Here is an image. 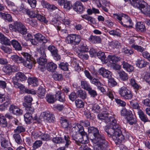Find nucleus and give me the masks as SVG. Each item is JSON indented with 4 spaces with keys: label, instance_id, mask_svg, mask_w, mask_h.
I'll return each instance as SVG.
<instances>
[{
    "label": "nucleus",
    "instance_id": "obj_1",
    "mask_svg": "<svg viewBox=\"0 0 150 150\" xmlns=\"http://www.w3.org/2000/svg\"><path fill=\"white\" fill-rule=\"evenodd\" d=\"M108 146V142L97 128L94 127V150H103Z\"/></svg>",
    "mask_w": 150,
    "mask_h": 150
},
{
    "label": "nucleus",
    "instance_id": "obj_2",
    "mask_svg": "<svg viewBox=\"0 0 150 150\" xmlns=\"http://www.w3.org/2000/svg\"><path fill=\"white\" fill-rule=\"evenodd\" d=\"M21 54L26 59L25 61L22 57H19L16 54L11 55V59L15 63L18 64L23 63L25 67L30 69H31L34 62L33 58L30 54L27 52H23Z\"/></svg>",
    "mask_w": 150,
    "mask_h": 150
},
{
    "label": "nucleus",
    "instance_id": "obj_3",
    "mask_svg": "<svg viewBox=\"0 0 150 150\" xmlns=\"http://www.w3.org/2000/svg\"><path fill=\"white\" fill-rule=\"evenodd\" d=\"M9 29L13 31H18L22 34H25L27 33V29L25 26L20 22H16L13 25H9Z\"/></svg>",
    "mask_w": 150,
    "mask_h": 150
},
{
    "label": "nucleus",
    "instance_id": "obj_4",
    "mask_svg": "<svg viewBox=\"0 0 150 150\" xmlns=\"http://www.w3.org/2000/svg\"><path fill=\"white\" fill-rule=\"evenodd\" d=\"M118 93L120 96L125 100H130L133 97L132 91L125 86H123L119 89Z\"/></svg>",
    "mask_w": 150,
    "mask_h": 150
},
{
    "label": "nucleus",
    "instance_id": "obj_5",
    "mask_svg": "<svg viewBox=\"0 0 150 150\" xmlns=\"http://www.w3.org/2000/svg\"><path fill=\"white\" fill-rule=\"evenodd\" d=\"M26 14L30 17L34 18L36 17L37 19L42 22L46 23L47 22L46 18L39 13V11L38 10L35 11L27 10L26 11Z\"/></svg>",
    "mask_w": 150,
    "mask_h": 150
},
{
    "label": "nucleus",
    "instance_id": "obj_6",
    "mask_svg": "<svg viewBox=\"0 0 150 150\" xmlns=\"http://www.w3.org/2000/svg\"><path fill=\"white\" fill-rule=\"evenodd\" d=\"M64 139L60 137H54L52 139V141L54 143L56 144H65V147H68V146L70 144L71 142L70 141V138L67 135L64 136Z\"/></svg>",
    "mask_w": 150,
    "mask_h": 150
},
{
    "label": "nucleus",
    "instance_id": "obj_7",
    "mask_svg": "<svg viewBox=\"0 0 150 150\" xmlns=\"http://www.w3.org/2000/svg\"><path fill=\"white\" fill-rule=\"evenodd\" d=\"M80 41V36L74 34L69 35L66 40V42L67 43L74 45L79 44Z\"/></svg>",
    "mask_w": 150,
    "mask_h": 150
},
{
    "label": "nucleus",
    "instance_id": "obj_8",
    "mask_svg": "<svg viewBox=\"0 0 150 150\" xmlns=\"http://www.w3.org/2000/svg\"><path fill=\"white\" fill-rule=\"evenodd\" d=\"M123 15L121 25L126 28L132 27L133 23L130 17L124 13Z\"/></svg>",
    "mask_w": 150,
    "mask_h": 150
},
{
    "label": "nucleus",
    "instance_id": "obj_9",
    "mask_svg": "<svg viewBox=\"0 0 150 150\" xmlns=\"http://www.w3.org/2000/svg\"><path fill=\"white\" fill-rule=\"evenodd\" d=\"M138 9L142 13L150 17V6L148 5L146 2L144 1Z\"/></svg>",
    "mask_w": 150,
    "mask_h": 150
},
{
    "label": "nucleus",
    "instance_id": "obj_10",
    "mask_svg": "<svg viewBox=\"0 0 150 150\" xmlns=\"http://www.w3.org/2000/svg\"><path fill=\"white\" fill-rule=\"evenodd\" d=\"M73 8L74 11L79 13H83L85 11V9L82 3L79 1H77L74 4Z\"/></svg>",
    "mask_w": 150,
    "mask_h": 150
},
{
    "label": "nucleus",
    "instance_id": "obj_11",
    "mask_svg": "<svg viewBox=\"0 0 150 150\" xmlns=\"http://www.w3.org/2000/svg\"><path fill=\"white\" fill-rule=\"evenodd\" d=\"M122 129L120 127L119 128H117L115 129L114 134L112 136V137L115 141L116 142V143L119 142L120 143V141L119 138L120 137L121 138V135L122 132Z\"/></svg>",
    "mask_w": 150,
    "mask_h": 150
},
{
    "label": "nucleus",
    "instance_id": "obj_12",
    "mask_svg": "<svg viewBox=\"0 0 150 150\" xmlns=\"http://www.w3.org/2000/svg\"><path fill=\"white\" fill-rule=\"evenodd\" d=\"M125 118L131 125L136 124L137 122L136 116L133 114L131 111L128 113Z\"/></svg>",
    "mask_w": 150,
    "mask_h": 150
},
{
    "label": "nucleus",
    "instance_id": "obj_13",
    "mask_svg": "<svg viewBox=\"0 0 150 150\" xmlns=\"http://www.w3.org/2000/svg\"><path fill=\"white\" fill-rule=\"evenodd\" d=\"M98 72L104 78L109 79L112 77L111 72L104 68L101 67L99 69Z\"/></svg>",
    "mask_w": 150,
    "mask_h": 150
},
{
    "label": "nucleus",
    "instance_id": "obj_14",
    "mask_svg": "<svg viewBox=\"0 0 150 150\" xmlns=\"http://www.w3.org/2000/svg\"><path fill=\"white\" fill-rule=\"evenodd\" d=\"M81 87L88 91L89 93L93 97H94V90L92 89L86 81H81Z\"/></svg>",
    "mask_w": 150,
    "mask_h": 150
},
{
    "label": "nucleus",
    "instance_id": "obj_15",
    "mask_svg": "<svg viewBox=\"0 0 150 150\" xmlns=\"http://www.w3.org/2000/svg\"><path fill=\"white\" fill-rule=\"evenodd\" d=\"M98 118L104 122L108 123L111 121V118L108 114L106 113H102L98 114L97 115Z\"/></svg>",
    "mask_w": 150,
    "mask_h": 150
},
{
    "label": "nucleus",
    "instance_id": "obj_16",
    "mask_svg": "<svg viewBox=\"0 0 150 150\" xmlns=\"http://www.w3.org/2000/svg\"><path fill=\"white\" fill-rule=\"evenodd\" d=\"M72 127L71 131L72 134L77 133L78 132L81 133L84 131L83 126L79 123H75L73 125Z\"/></svg>",
    "mask_w": 150,
    "mask_h": 150
},
{
    "label": "nucleus",
    "instance_id": "obj_17",
    "mask_svg": "<svg viewBox=\"0 0 150 150\" xmlns=\"http://www.w3.org/2000/svg\"><path fill=\"white\" fill-rule=\"evenodd\" d=\"M125 2L129 1L131 5L134 7L138 8L145 1L144 0H124Z\"/></svg>",
    "mask_w": 150,
    "mask_h": 150
},
{
    "label": "nucleus",
    "instance_id": "obj_18",
    "mask_svg": "<svg viewBox=\"0 0 150 150\" xmlns=\"http://www.w3.org/2000/svg\"><path fill=\"white\" fill-rule=\"evenodd\" d=\"M9 110L11 112L16 115H20L23 114V110L14 105H11Z\"/></svg>",
    "mask_w": 150,
    "mask_h": 150
},
{
    "label": "nucleus",
    "instance_id": "obj_19",
    "mask_svg": "<svg viewBox=\"0 0 150 150\" xmlns=\"http://www.w3.org/2000/svg\"><path fill=\"white\" fill-rule=\"evenodd\" d=\"M34 37L35 39L38 41L43 43H46L49 41L47 37H45L41 33L36 34L35 35Z\"/></svg>",
    "mask_w": 150,
    "mask_h": 150
},
{
    "label": "nucleus",
    "instance_id": "obj_20",
    "mask_svg": "<svg viewBox=\"0 0 150 150\" xmlns=\"http://www.w3.org/2000/svg\"><path fill=\"white\" fill-rule=\"evenodd\" d=\"M27 78L24 73L18 72L16 74L15 76L13 78V79L18 81H22L26 80Z\"/></svg>",
    "mask_w": 150,
    "mask_h": 150
},
{
    "label": "nucleus",
    "instance_id": "obj_21",
    "mask_svg": "<svg viewBox=\"0 0 150 150\" xmlns=\"http://www.w3.org/2000/svg\"><path fill=\"white\" fill-rule=\"evenodd\" d=\"M82 135L80 132L72 134V139L75 141L76 143L78 145H79L81 142H82Z\"/></svg>",
    "mask_w": 150,
    "mask_h": 150
},
{
    "label": "nucleus",
    "instance_id": "obj_22",
    "mask_svg": "<svg viewBox=\"0 0 150 150\" xmlns=\"http://www.w3.org/2000/svg\"><path fill=\"white\" fill-rule=\"evenodd\" d=\"M94 85L96 86L98 89L103 94H105L106 92V88L103 87V84L101 83L99 80L94 78Z\"/></svg>",
    "mask_w": 150,
    "mask_h": 150
},
{
    "label": "nucleus",
    "instance_id": "obj_23",
    "mask_svg": "<svg viewBox=\"0 0 150 150\" xmlns=\"http://www.w3.org/2000/svg\"><path fill=\"white\" fill-rule=\"evenodd\" d=\"M119 76V77L122 81H127L128 80L129 76L128 74L123 70H119L117 71Z\"/></svg>",
    "mask_w": 150,
    "mask_h": 150
},
{
    "label": "nucleus",
    "instance_id": "obj_24",
    "mask_svg": "<svg viewBox=\"0 0 150 150\" xmlns=\"http://www.w3.org/2000/svg\"><path fill=\"white\" fill-rule=\"evenodd\" d=\"M56 100L62 102H64L65 100V96L61 91H57L55 95Z\"/></svg>",
    "mask_w": 150,
    "mask_h": 150
},
{
    "label": "nucleus",
    "instance_id": "obj_25",
    "mask_svg": "<svg viewBox=\"0 0 150 150\" xmlns=\"http://www.w3.org/2000/svg\"><path fill=\"white\" fill-rule=\"evenodd\" d=\"M136 30L138 32L142 33L146 30V28L144 23L143 22H138L135 25Z\"/></svg>",
    "mask_w": 150,
    "mask_h": 150
},
{
    "label": "nucleus",
    "instance_id": "obj_26",
    "mask_svg": "<svg viewBox=\"0 0 150 150\" xmlns=\"http://www.w3.org/2000/svg\"><path fill=\"white\" fill-rule=\"evenodd\" d=\"M107 60L108 62H109L111 64H113L116 63L121 60V58L115 55H109L107 58Z\"/></svg>",
    "mask_w": 150,
    "mask_h": 150
},
{
    "label": "nucleus",
    "instance_id": "obj_27",
    "mask_svg": "<svg viewBox=\"0 0 150 150\" xmlns=\"http://www.w3.org/2000/svg\"><path fill=\"white\" fill-rule=\"evenodd\" d=\"M94 56L96 57L97 56L99 59H100L101 61L105 63L108 62V61L107 58L105 55L104 52L99 51L98 53L94 52Z\"/></svg>",
    "mask_w": 150,
    "mask_h": 150
},
{
    "label": "nucleus",
    "instance_id": "obj_28",
    "mask_svg": "<svg viewBox=\"0 0 150 150\" xmlns=\"http://www.w3.org/2000/svg\"><path fill=\"white\" fill-rule=\"evenodd\" d=\"M122 65L123 66V68L129 72H132L134 69V67L132 65L129 64L125 61H123Z\"/></svg>",
    "mask_w": 150,
    "mask_h": 150
},
{
    "label": "nucleus",
    "instance_id": "obj_29",
    "mask_svg": "<svg viewBox=\"0 0 150 150\" xmlns=\"http://www.w3.org/2000/svg\"><path fill=\"white\" fill-rule=\"evenodd\" d=\"M138 113L139 118L142 121L144 122H150V120H149L146 115H145L141 110H139L138 111Z\"/></svg>",
    "mask_w": 150,
    "mask_h": 150
},
{
    "label": "nucleus",
    "instance_id": "obj_30",
    "mask_svg": "<svg viewBox=\"0 0 150 150\" xmlns=\"http://www.w3.org/2000/svg\"><path fill=\"white\" fill-rule=\"evenodd\" d=\"M148 63L144 59L142 58H139L136 62V64L140 68L145 67L148 64Z\"/></svg>",
    "mask_w": 150,
    "mask_h": 150
},
{
    "label": "nucleus",
    "instance_id": "obj_31",
    "mask_svg": "<svg viewBox=\"0 0 150 150\" xmlns=\"http://www.w3.org/2000/svg\"><path fill=\"white\" fill-rule=\"evenodd\" d=\"M57 67L56 64L52 62H49L46 65L47 69L49 71L54 72Z\"/></svg>",
    "mask_w": 150,
    "mask_h": 150
},
{
    "label": "nucleus",
    "instance_id": "obj_32",
    "mask_svg": "<svg viewBox=\"0 0 150 150\" xmlns=\"http://www.w3.org/2000/svg\"><path fill=\"white\" fill-rule=\"evenodd\" d=\"M28 81L29 84L33 86H36L39 84L38 80L36 77H29L28 78Z\"/></svg>",
    "mask_w": 150,
    "mask_h": 150
},
{
    "label": "nucleus",
    "instance_id": "obj_33",
    "mask_svg": "<svg viewBox=\"0 0 150 150\" xmlns=\"http://www.w3.org/2000/svg\"><path fill=\"white\" fill-rule=\"evenodd\" d=\"M46 101L49 103L52 104L56 101L55 95H53L49 94H47L45 97Z\"/></svg>",
    "mask_w": 150,
    "mask_h": 150
},
{
    "label": "nucleus",
    "instance_id": "obj_34",
    "mask_svg": "<svg viewBox=\"0 0 150 150\" xmlns=\"http://www.w3.org/2000/svg\"><path fill=\"white\" fill-rule=\"evenodd\" d=\"M105 130L109 137L112 136L114 134L115 129L110 126H106L105 127Z\"/></svg>",
    "mask_w": 150,
    "mask_h": 150
},
{
    "label": "nucleus",
    "instance_id": "obj_35",
    "mask_svg": "<svg viewBox=\"0 0 150 150\" xmlns=\"http://www.w3.org/2000/svg\"><path fill=\"white\" fill-rule=\"evenodd\" d=\"M37 54L40 56L46 57V54L45 52V49L43 46L37 47L36 49Z\"/></svg>",
    "mask_w": 150,
    "mask_h": 150
},
{
    "label": "nucleus",
    "instance_id": "obj_36",
    "mask_svg": "<svg viewBox=\"0 0 150 150\" xmlns=\"http://www.w3.org/2000/svg\"><path fill=\"white\" fill-rule=\"evenodd\" d=\"M45 92V89L42 86H40L39 87L36 92L38 96L40 98H42L44 97Z\"/></svg>",
    "mask_w": 150,
    "mask_h": 150
},
{
    "label": "nucleus",
    "instance_id": "obj_37",
    "mask_svg": "<svg viewBox=\"0 0 150 150\" xmlns=\"http://www.w3.org/2000/svg\"><path fill=\"white\" fill-rule=\"evenodd\" d=\"M11 43L16 50L19 51L22 50V47L17 41L13 40L11 41Z\"/></svg>",
    "mask_w": 150,
    "mask_h": 150
},
{
    "label": "nucleus",
    "instance_id": "obj_38",
    "mask_svg": "<svg viewBox=\"0 0 150 150\" xmlns=\"http://www.w3.org/2000/svg\"><path fill=\"white\" fill-rule=\"evenodd\" d=\"M41 4L44 7L51 9L52 10H54L57 8V7L53 5H50L47 1L43 0L41 2Z\"/></svg>",
    "mask_w": 150,
    "mask_h": 150
},
{
    "label": "nucleus",
    "instance_id": "obj_39",
    "mask_svg": "<svg viewBox=\"0 0 150 150\" xmlns=\"http://www.w3.org/2000/svg\"><path fill=\"white\" fill-rule=\"evenodd\" d=\"M122 135H121V138L120 137V138H119V139H120V140H120V143L125 138L126 139H129L130 136V134L129 133L127 132H126L125 129H122Z\"/></svg>",
    "mask_w": 150,
    "mask_h": 150
},
{
    "label": "nucleus",
    "instance_id": "obj_40",
    "mask_svg": "<svg viewBox=\"0 0 150 150\" xmlns=\"http://www.w3.org/2000/svg\"><path fill=\"white\" fill-rule=\"evenodd\" d=\"M32 114L26 112V113L24 115L25 120L27 124H29L31 122V121L33 119Z\"/></svg>",
    "mask_w": 150,
    "mask_h": 150
},
{
    "label": "nucleus",
    "instance_id": "obj_41",
    "mask_svg": "<svg viewBox=\"0 0 150 150\" xmlns=\"http://www.w3.org/2000/svg\"><path fill=\"white\" fill-rule=\"evenodd\" d=\"M23 105L25 108L26 112L30 114H33L34 111V108L32 106L31 104H28L26 103H23Z\"/></svg>",
    "mask_w": 150,
    "mask_h": 150
},
{
    "label": "nucleus",
    "instance_id": "obj_42",
    "mask_svg": "<svg viewBox=\"0 0 150 150\" xmlns=\"http://www.w3.org/2000/svg\"><path fill=\"white\" fill-rule=\"evenodd\" d=\"M3 71L4 73L8 75L11 74L12 73L11 69V65L10 64H8L4 66L3 68Z\"/></svg>",
    "mask_w": 150,
    "mask_h": 150
},
{
    "label": "nucleus",
    "instance_id": "obj_43",
    "mask_svg": "<svg viewBox=\"0 0 150 150\" xmlns=\"http://www.w3.org/2000/svg\"><path fill=\"white\" fill-rule=\"evenodd\" d=\"M131 47V48H134V50H136L137 52L142 53L145 50V48L143 47L138 45L132 44Z\"/></svg>",
    "mask_w": 150,
    "mask_h": 150
},
{
    "label": "nucleus",
    "instance_id": "obj_44",
    "mask_svg": "<svg viewBox=\"0 0 150 150\" xmlns=\"http://www.w3.org/2000/svg\"><path fill=\"white\" fill-rule=\"evenodd\" d=\"M25 21L26 23H29L34 27H36L38 25L37 21L35 20L28 18L25 19Z\"/></svg>",
    "mask_w": 150,
    "mask_h": 150
},
{
    "label": "nucleus",
    "instance_id": "obj_45",
    "mask_svg": "<svg viewBox=\"0 0 150 150\" xmlns=\"http://www.w3.org/2000/svg\"><path fill=\"white\" fill-rule=\"evenodd\" d=\"M123 13H116L113 14V18L121 24V23H122V21L123 15Z\"/></svg>",
    "mask_w": 150,
    "mask_h": 150
},
{
    "label": "nucleus",
    "instance_id": "obj_46",
    "mask_svg": "<svg viewBox=\"0 0 150 150\" xmlns=\"http://www.w3.org/2000/svg\"><path fill=\"white\" fill-rule=\"evenodd\" d=\"M1 49L5 53L10 54L12 52V49L10 47L7 45H1L0 47Z\"/></svg>",
    "mask_w": 150,
    "mask_h": 150
},
{
    "label": "nucleus",
    "instance_id": "obj_47",
    "mask_svg": "<svg viewBox=\"0 0 150 150\" xmlns=\"http://www.w3.org/2000/svg\"><path fill=\"white\" fill-rule=\"evenodd\" d=\"M111 121H112V122L110 126L113 127V128L115 129L120 127V125L117 123V121L116 119L111 117Z\"/></svg>",
    "mask_w": 150,
    "mask_h": 150
},
{
    "label": "nucleus",
    "instance_id": "obj_48",
    "mask_svg": "<svg viewBox=\"0 0 150 150\" xmlns=\"http://www.w3.org/2000/svg\"><path fill=\"white\" fill-rule=\"evenodd\" d=\"M0 14L4 19L6 20L9 22L12 21V17L10 14L2 12L0 13Z\"/></svg>",
    "mask_w": 150,
    "mask_h": 150
},
{
    "label": "nucleus",
    "instance_id": "obj_49",
    "mask_svg": "<svg viewBox=\"0 0 150 150\" xmlns=\"http://www.w3.org/2000/svg\"><path fill=\"white\" fill-rule=\"evenodd\" d=\"M0 125L3 127L7 126V122L5 117L1 115H0Z\"/></svg>",
    "mask_w": 150,
    "mask_h": 150
},
{
    "label": "nucleus",
    "instance_id": "obj_50",
    "mask_svg": "<svg viewBox=\"0 0 150 150\" xmlns=\"http://www.w3.org/2000/svg\"><path fill=\"white\" fill-rule=\"evenodd\" d=\"M130 83L134 89H138L139 86L136 83L135 79L134 78H131L130 79Z\"/></svg>",
    "mask_w": 150,
    "mask_h": 150
},
{
    "label": "nucleus",
    "instance_id": "obj_51",
    "mask_svg": "<svg viewBox=\"0 0 150 150\" xmlns=\"http://www.w3.org/2000/svg\"><path fill=\"white\" fill-rule=\"evenodd\" d=\"M77 94L78 96L83 99H85L87 97L86 93L84 91L81 90H79Z\"/></svg>",
    "mask_w": 150,
    "mask_h": 150
},
{
    "label": "nucleus",
    "instance_id": "obj_52",
    "mask_svg": "<svg viewBox=\"0 0 150 150\" xmlns=\"http://www.w3.org/2000/svg\"><path fill=\"white\" fill-rule=\"evenodd\" d=\"M113 93L114 92L111 89L108 88L105 94L108 96L111 100H113L114 98Z\"/></svg>",
    "mask_w": 150,
    "mask_h": 150
},
{
    "label": "nucleus",
    "instance_id": "obj_53",
    "mask_svg": "<svg viewBox=\"0 0 150 150\" xmlns=\"http://www.w3.org/2000/svg\"><path fill=\"white\" fill-rule=\"evenodd\" d=\"M68 64L67 62H62L59 65V67L64 71H67L68 69Z\"/></svg>",
    "mask_w": 150,
    "mask_h": 150
},
{
    "label": "nucleus",
    "instance_id": "obj_54",
    "mask_svg": "<svg viewBox=\"0 0 150 150\" xmlns=\"http://www.w3.org/2000/svg\"><path fill=\"white\" fill-rule=\"evenodd\" d=\"M122 52L127 56L131 55L134 53L132 50L129 49L127 47L124 48L122 49Z\"/></svg>",
    "mask_w": 150,
    "mask_h": 150
},
{
    "label": "nucleus",
    "instance_id": "obj_55",
    "mask_svg": "<svg viewBox=\"0 0 150 150\" xmlns=\"http://www.w3.org/2000/svg\"><path fill=\"white\" fill-rule=\"evenodd\" d=\"M130 104L132 108L134 109L139 110L140 107L138 103L135 101L134 100H132L130 101Z\"/></svg>",
    "mask_w": 150,
    "mask_h": 150
},
{
    "label": "nucleus",
    "instance_id": "obj_56",
    "mask_svg": "<svg viewBox=\"0 0 150 150\" xmlns=\"http://www.w3.org/2000/svg\"><path fill=\"white\" fill-rule=\"evenodd\" d=\"M1 42L2 44H4L5 45H11V42L8 39L4 36L1 39Z\"/></svg>",
    "mask_w": 150,
    "mask_h": 150
},
{
    "label": "nucleus",
    "instance_id": "obj_57",
    "mask_svg": "<svg viewBox=\"0 0 150 150\" xmlns=\"http://www.w3.org/2000/svg\"><path fill=\"white\" fill-rule=\"evenodd\" d=\"M13 137L16 142L18 144H21L22 142V140L20 135L18 134H14Z\"/></svg>",
    "mask_w": 150,
    "mask_h": 150
},
{
    "label": "nucleus",
    "instance_id": "obj_58",
    "mask_svg": "<svg viewBox=\"0 0 150 150\" xmlns=\"http://www.w3.org/2000/svg\"><path fill=\"white\" fill-rule=\"evenodd\" d=\"M47 49L52 54L58 52V50L56 47L53 45H50L47 47Z\"/></svg>",
    "mask_w": 150,
    "mask_h": 150
},
{
    "label": "nucleus",
    "instance_id": "obj_59",
    "mask_svg": "<svg viewBox=\"0 0 150 150\" xmlns=\"http://www.w3.org/2000/svg\"><path fill=\"white\" fill-rule=\"evenodd\" d=\"M64 6V8L68 10H69L73 7L71 2L67 1H65Z\"/></svg>",
    "mask_w": 150,
    "mask_h": 150
},
{
    "label": "nucleus",
    "instance_id": "obj_60",
    "mask_svg": "<svg viewBox=\"0 0 150 150\" xmlns=\"http://www.w3.org/2000/svg\"><path fill=\"white\" fill-rule=\"evenodd\" d=\"M115 100L116 103L119 106L125 107L126 106V103L124 101L118 98H115Z\"/></svg>",
    "mask_w": 150,
    "mask_h": 150
},
{
    "label": "nucleus",
    "instance_id": "obj_61",
    "mask_svg": "<svg viewBox=\"0 0 150 150\" xmlns=\"http://www.w3.org/2000/svg\"><path fill=\"white\" fill-rule=\"evenodd\" d=\"M46 57H41L37 59V62L40 65H43L47 61Z\"/></svg>",
    "mask_w": 150,
    "mask_h": 150
},
{
    "label": "nucleus",
    "instance_id": "obj_62",
    "mask_svg": "<svg viewBox=\"0 0 150 150\" xmlns=\"http://www.w3.org/2000/svg\"><path fill=\"white\" fill-rule=\"evenodd\" d=\"M130 111V110H127L125 108H123L120 110V115L122 116H124L125 118Z\"/></svg>",
    "mask_w": 150,
    "mask_h": 150
},
{
    "label": "nucleus",
    "instance_id": "obj_63",
    "mask_svg": "<svg viewBox=\"0 0 150 150\" xmlns=\"http://www.w3.org/2000/svg\"><path fill=\"white\" fill-rule=\"evenodd\" d=\"M120 45V43L117 40H113L109 42L110 46L113 48H117Z\"/></svg>",
    "mask_w": 150,
    "mask_h": 150
},
{
    "label": "nucleus",
    "instance_id": "obj_64",
    "mask_svg": "<svg viewBox=\"0 0 150 150\" xmlns=\"http://www.w3.org/2000/svg\"><path fill=\"white\" fill-rule=\"evenodd\" d=\"M25 131V128L22 126H18L16 129L14 130V132L16 133H20L23 132Z\"/></svg>",
    "mask_w": 150,
    "mask_h": 150
}]
</instances>
